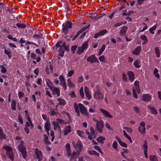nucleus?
Here are the masks:
<instances>
[{
    "mask_svg": "<svg viewBox=\"0 0 161 161\" xmlns=\"http://www.w3.org/2000/svg\"><path fill=\"white\" fill-rule=\"evenodd\" d=\"M123 128L128 132L131 133L132 132V130L131 128L125 127Z\"/></svg>",
    "mask_w": 161,
    "mask_h": 161,
    "instance_id": "3c124183",
    "label": "nucleus"
},
{
    "mask_svg": "<svg viewBox=\"0 0 161 161\" xmlns=\"http://www.w3.org/2000/svg\"><path fill=\"white\" fill-rule=\"evenodd\" d=\"M84 91L86 97L89 100H90L91 98L92 97L90 94V91L87 86L85 87Z\"/></svg>",
    "mask_w": 161,
    "mask_h": 161,
    "instance_id": "a211bd4d",
    "label": "nucleus"
},
{
    "mask_svg": "<svg viewBox=\"0 0 161 161\" xmlns=\"http://www.w3.org/2000/svg\"><path fill=\"white\" fill-rule=\"evenodd\" d=\"M86 29V28L85 27L81 29L77 33V34L75 35V37H77L80 34L82 33L85 31Z\"/></svg>",
    "mask_w": 161,
    "mask_h": 161,
    "instance_id": "79ce46f5",
    "label": "nucleus"
},
{
    "mask_svg": "<svg viewBox=\"0 0 161 161\" xmlns=\"http://www.w3.org/2000/svg\"><path fill=\"white\" fill-rule=\"evenodd\" d=\"M100 110L104 115L105 117H108L110 118H113V116L110 114L106 110L102 108L100 109Z\"/></svg>",
    "mask_w": 161,
    "mask_h": 161,
    "instance_id": "f3484780",
    "label": "nucleus"
},
{
    "mask_svg": "<svg viewBox=\"0 0 161 161\" xmlns=\"http://www.w3.org/2000/svg\"><path fill=\"white\" fill-rule=\"evenodd\" d=\"M148 146L147 145V142L146 140L144 142V144L143 146V148L144 151H147Z\"/></svg>",
    "mask_w": 161,
    "mask_h": 161,
    "instance_id": "a19ab883",
    "label": "nucleus"
},
{
    "mask_svg": "<svg viewBox=\"0 0 161 161\" xmlns=\"http://www.w3.org/2000/svg\"><path fill=\"white\" fill-rule=\"evenodd\" d=\"M103 123L102 120H100L98 123H96V128L99 132H101L103 131Z\"/></svg>",
    "mask_w": 161,
    "mask_h": 161,
    "instance_id": "9d476101",
    "label": "nucleus"
},
{
    "mask_svg": "<svg viewBox=\"0 0 161 161\" xmlns=\"http://www.w3.org/2000/svg\"><path fill=\"white\" fill-rule=\"evenodd\" d=\"M74 107L75 109V112L79 110V105H78L76 103H74Z\"/></svg>",
    "mask_w": 161,
    "mask_h": 161,
    "instance_id": "864d4df0",
    "label": "nucleus"
},
{
    "mask_svg": "<svg viewBox=\"0 0 161 161\" xmlns=\"http://www.w3.org/2000/svg\"><path fill=\"white\" fill-rule=\"evenodd\" d=\"M74 70H71L68 72V73L67 74V75L68 77H70L74 74Z\"/></svg>",
    "mask_w": 161,
    "mask_h": 161,
    "instance_id": "5fc2aeb1",
    "label": "nucleus"
},
{
    "mask_svg": "<svg viewBox=\"0 0 161 161\" xmlns=\"http://www.w3.org/2000/svg\"><path fill=\"white\" fill-rule=\"evenodd\" d=\"M155 51L157 56L158 58L160 56V52L159 48L158 47H156L155 49Z\"/></svg>",
    "mask_w": 161,
    "mask_h": 161,
    "instance_id": "37998d69",
    "label": "nucleus"
},
{
    "mask_svg": "<svg viewBox=\"0 0 161 161\" xmlns=\"http://www.w3.org/2000/svg\"><path fill=\"white\" fill-rule=\"evenodd\" d=\"M16 26L19 28L24 29L26 27V25L24 24L17 23Z\"/></svg>",
    "mask_w": 161,
    "mask_h": 161,
    "instance_id": "ea45409f",
    "label": "nucleus"
},
{
    "mask_svg": "<svg viewBox=\"0 0 161 161\" xmlns=\"http://www.w3.org/2000/svg\"><path fill=\"white\" fill-rule=\"evenodd\" d=\"M90 133H89L87 131H86V133L88 135V138L92 140L93 138L94 139L96 137V136L95 135V131L93 128L91 126L90 128Z\"/></svg>",
    "mask_w": 161,
    "mask_h": 161,
    "instance_id": "0eeeda50",
    "label": "nucleus"
},
{
    "mask_svg": "<svg viewBox=\"0 0 161 161\" xmlns=\"http://www.w3.org/2000/svg\"><path fill=\"white\" fill-rule=\"evenodd\" d=\"M77 133L79 135V136L80 137H83V134L84 132L83 131H82L80 130H77Z\"/></svg>",
    "mask_w": 161,
    "mask_h": 161,
    "instance_id": "6e6d98bb",
    "label": "nucleus"
},
{
    "mask_svg": "<svg viewBox=\"0 0 161 161\" xmlns=\"http://www.w3.org/2000/svg\"><path fill=\"white\" fill-rule=\"evenodd\" d=\"M6 138V135L4 133L2 128L0 127V140H3Z\"/></svg>",
    "mask_w": 161,
    "mask_h": 161,
    "instance_id": "5701e85b",
    "label": "nucleus"
},
{
    "mask_svg": "<svg viewBox=\"0 0 161 161\" xmlns=\"http://www.w3.org/2000/svg\"><path fill=\"white\" fill-rule=\"evenodd\" d=\"M119 144L123 147H127V145L125 143L123 142L122 141L119 143Z\"/></svg>",
    "mask_w": 161,
    "mask_h": 161,
    "instance_id": "e2e57ef3",
    "label": "nucleus"
},
{
    "mask_svg": "<svg viewBox=\"0 0 161 161\" xmlns=\"http://www.w3.org/2000/svg\"><path fill=\"white\" fill-rule=\"evenodd\" d=\"M51 125L49 121H47L45 124L44 128L46 131H49Z\"/></svg>",
    "mask_w": 161,
    "mask_h": 161,
    "instance_id": "cd10ccee",
    "label": "nucleus"
},
{
    "mask_svg": "<svg viewBox=\"0 0 161 161\" xmlns=\"http://www.w3.org/2000/svg\"><path fill=\"white\" fill-rule=\"evenodd\" d=\"M117 145L118 143L116 141H114L112 144V146L116 150H118Z\"/></svg>",
    "mask_w": 161,
    "mask_h": 161,
    "instance_id": "603ef678",
    "label": "nucleus"
},
{
    "mask_svg": "<svg viewBox=\"0 0 161 161\" xmlns=\"http://www.w3.org/2000/svg\"><path fill=\"white\" fill-rule=\"evenodd\" d=\"M62 46L64 50L65 51H69V49H68V47L66 45L65 42H63V44L62 45Z\"/></svg>",
    "mask_w": 161,
    "mask_h": 161,
    "instance_id": "de8ad7c7",
    "label": "nucleus"
},
{
    "mask_svg": "<svg viewBox=\"0 0 161 161\" xmlns=\"http://www.w3.org/2000/svg\"><path fill=\"white\" fill-rule=\"evenodd\" d=\"M72 144L74 148L77 150V153L79 154L82 149V144L81 141L78 140L76 143L73 142Z\"/></svg>",
    "mask_w": 161,
    "mask_h": 161,
    "instance_id": "39448f33",
    "label": "nucleus"
},
{
    "mask_svg": "<svg viewBox=\"0 0 161 161\" xmlns=\"http://www.w3.org/2000/svg\"><path fill=\"white\" fill-rule=\"evenodd\" d=\"M31 57L34 59H36V61L37 62H40L41 60V58L39 55L37 56L34 53H32L31 54Z\"/></svg>",
    "mask_w": 161,
    "mask_h": 161,
    "instance_id": "4be33fe9",
    "label": "nucleus"
},
{
    "mask_svg": "<svg viewBox=\"0 0 161 161\" xmlns=\"http://www.w3.org/2000/svg\"><path fill=\"white\" fill-rule=\"evenodd\" d=\"M94 148L95 149L97 150L99 153H102V151L101 150L99 146H95L94 147Z\"/></svg>",
    "mask_w": 161,
    "mask_h": 161,
    "instance_id": "680f3d73",
    "label": "nucleus"
},
{
    "mask_svg": "<svg viewBox=\"0 0 161 161\" xmlns=\"http://www.w3.org/2000/svg\"><path fill=\"white\" fill-rule=\"evenodd\" d=\"M149 158L150 161H158L157 156L155 155H150Z\"/></svg>",
    "mask_w": 161,
    "mask_h": 161,
    "instance_id": "2f4dec72",
    "label": "nucleus"
},
{
    "mask_svg": "<svg viewBox=\"0 0 161 161\" xmlns=\"http://www.w3.org/2000/svg\"><path fill=\"white\" fill-rule=\"evenodd\" d=\"M134 86H135V89L136 90L137 93L140 94L141 93V90L140 89L139 86V82L138 81H136L134 83Z\"/></svg>",
    "mask_w": 161,
    "mask_h": 161,
    "instance_id": "b1692460",
    "label": "nucleus"
},
{
    "mask_svg": "<svg viewBox=\"0 0 161 161\" xmlns=\"http://www.w3.org/2000/svg\"><path fill=\"white\" fill-rule=\"evenodd\" d=\"M16 101L14 100H13L11 103V108L12 109L14 110H16Z\"/></svg>",
    "mask_w": 161,
    "mask_h": 161,
    "instance_id": "4c0bfd02",
    "label": "nucleus"
},
{
    "mask_svg": "<svg viewBox=\"0 0 161 161\" xmlns=\"http://www.w3.org/2000/svg\"><path fill=\"white\" fill-rule=\"evenodd\" d=\"M3 148L6 150V154L7 156L12 161H13L14 159V157L12 148L10 147L5 146L3 147Z\"/></svg>",
    "mask_w": 161,
    "mask_h": 161,
    "instance_id": "f257e3e1",
    "label": "nucleus"
},
{
    "mask_svg": "<svg viewBox=\"0 0 161 161\" xmlns=\"http://www.w3.org/2000/svg\"><path fill=\"white\" fill-rule=\"evenodd\" d=\"M122 25V22H120L119 23H118L115 24L114 25V27H117L120 26Z\"/></svg>",
    "mask_w": 161,
    "mask_h": 161,
    "instance_id": "774afa93",
    "label": "nucleus"
},
{
    "mask_svg": "<svg viewBox=\"0 0 161 161\" xmlns=\"http://www.w3.org/2000/svg\"><path fill=\"white\" fill-rule=\"evenodd\" d=\"M59 78L60 80V85L63 87L64 90H65L67 88V87L65 80L64 77L62 75H60L59 76Z\"/></svg>",
    "mask_w": 161,
    "mask_h": 161,
    "instance_id": "f8f14e48",
    "label": "nucleus"
},
{
    "mask_svg": "<svg viewBox=\"0 0 161 161\" xmlns=\"http://www.w3.org/2000/svg\"><path fill=\"white\" fill-rule=\"evenodd\" d=\"M57 100L58 102L59 105L64 106L66 104V102L64 99L58 98Z\"/></svg>",
    "mask_w": 161,
    "mask_h": 161,
    "instance_id": "c756f323",
    "label": "nucleus"
},
{
    "mask_svg": "<svg viewBox=\"0 0 161 161\" xmlns=\"http://www.w3.org/2000/svg\"><path fill=\"white\" fill-rule=\"evenodd\" d=\"M105 140V138L104 137L100 136L98 137L97 140L98 142L101 143L102 144H103V141Z\"/></svg>",
    "mask_w": 161,
    "mask_h": 161,
    "instance_id": "f704fd0d",
    "label": "nucleus"
},
{
    "mask_svg": "<svg viewBox=\"0 0 161 161\" xmlns=\"http://www.w3.org/2000/svg\"><path fill=\"white\" fill-rule=\"evenodd\" d=\"M89 40L84 42L82 44L81 46L78 47V50L77 51V53L78 54H82L85 51L86 49L88 47Z\"/></svg>",
    "mask_w": 161,
    "mask_h": 161,
    "instance_id": "20e7f679",
    "label": "nucleus"
},
{
    "mask_svg": "<svg viewBox=\"0 0 161 161\" xmlns=\"http://www.w3.org/2000/svg\"><path fill=\"white\" fill-rule=\"evenodd\" d=\"M158 70L157 68H156L154 69L153 73L155 75V76L156 77L158 78L159 77V74L158 73Z\"/></svg>",
    "mask_w": 161,
    "mask_h": 161,
    "instance_id": "a18cd8bd",
    "label": "nucleus"
},
{
    "mask_svg": "<svg viewBox=\"0 0 161 161\" xmlns=\"http://www.w3.org/2000/svg\"><path fill=\"white\" fill-rule=\"evenodd\" d=\"M9 49L8 50H6L5 48L4 49V53H5L7 55L8 57V58H11L12 57V55H11V52L9 51Z\"/></svg>",
    "mask_w": 161,
    "mask_h": 161,
    "instance_id": "72a5a7b5",
    "label": "nucleus"
},
{
    "mask_svg": "<svg viewBox=\"0 0 161 161\" xmlns=\"http://www.w3.org/2000/svg\"><path fill=\"white\" fill-rule=\"evenodd\" d=\"M28 127H31V128H32L33 127L32 122H27L26 123V126Z\"/></svg>",
    "mask_w": 161,
    "mask_h": 161,
    "instance_id": "13d9d810",
    "label": "nucleus"
},
{
    "mask_svg": "<svg viewBox=\"0 0 161 161\" xmlns=\"http://www.w3.org/2000/svg\"><path fill=\"white\" fill-rule=\"evenodd\" d=\"M145 123L144 122H141L140 124V126L138 127V130L141 134H144L146 133L145 127Z\"/></svg>",
    "mask_w": 161,
    "mask_h": 161,
    "instance_id": "6e6552de",
    "label": "nucleus"
},
{
    "mask_svg": "<svg viewBox=\"0 0 161 161\" xmlns=\"http://www.w3.org/2000/svg\"><path fill=\"white\" fill-rule=\"evenodd\" d=\"M79 106L80 108V111L81 113L87 116L88 115V113L87 109L85 108V106L81 103L79 104Z\"/></svg>",
    "mask_w": 161,
    "mask_h": 161,
    "instance_id": "1a4fd4ad",
    "label": "nucleus"
},
{
    "mask_svg": "<svg viewBox=\"0 0 161 161\" xmlns=\"http://www.w3.org/2000/svg\"><path fill=\"white\" fill-rule=\"evenodd\" d=\"M157 27V24L155 25H154L153 26L152 28H150L149 29V31L152 34H154V31L155 30Z\"/></svg>",
    "mask_w": 161,
    "mask_h": 161,
    "instance_id": "58836bf2",
    "label": "nucleus"
},
{
    "mask_svg": "<svg viewBox=\"0 0 161 161\" xmlns=\"http://www.w3.org/2000/svg\"><path fill=\"white\" fill-rule=\"evenodd\" d=\"M132 91L133 97L135 98H137V96L136 94L135 89L134 88H133Z\"/></svg>",
    "mask_w": 161,
    "mask_h": 161,
    "instance_id": "0e129e2a",
    "label": "nucleus"
},
{
    "mask_svg": "<svg viewBox=\"0 0 161 161\" xmlns=\"http://www.w3.org/2000/svg\"><path fill=\"white\" fill-rule=\"evenodd\" d=\"M45 89L46 90V94L49 97H52V96L51 95L49 91L48 90V89L46 88Z\"/></svg>",
    "mask_w": 161,
    "mask_h": 161,
    "instance_id": "4d7b16f0",
    "label": "nucleus"
},
{
    "mask_svg": "<svg viewBox=\"0 0 161 161\" xmlns=\"http://www.w3.org/2000/svg\"><path fill=\"white\" fill-rule=\"evenodd\" d=\"M44 142L46 145H50L51 144V142L48 141V137L46 135H44Z\"/></svg>",
    "mask_w": 161,
    "mask_h": 161,
    "instance_id": "c85d7f7f",
    "label": "nucleus"
},
{
    "mask_svg": "<svg viewBox=\"0 0 161 161\" xmlns=\"http://www.w3.org/2000/svg\"><path fill=\"white\" fill-rule=\"evenodd\" d=\"M72 24L70 21H67L63 25V31L66 35L68 33L69 29L72 28Z\"/></svg>",
    "mask_w": 161,
    "mask_h": 161,
    "instance_id": "7ed1b4c3",
    "label": "nucleus"
},
{
    "mask_svg": "<svg viewBox=\"0 0 161 161\" xmlns=\"http://www.w3.org/2000/svg\"><path fill=\"white\" fill-rule=\"evenodd\" d=\"M97 90L94 92L93 97L94 99L99 100H101L103 99L104 95L100 92V89L98 86H96Z\"/></svg>",
    "mask_w": 161,
    "mask_h": 161,
    "instance_id": "f03ea898",
    "label": "nucleus"
},
{
    "mask_svg": "<svg viewBox=\"0 0 161 161\" xmlns=\"http://www.w3.org/2000/svg\"><path fill=\"white\" fill-rule=\"evenodd\" d=\"M46 84L50 90L53 88L54 86L52 82H50L49 80H47L46 82Z\"/></svg>",
    "mask_w": 161,
    "mask_h": 161,
    "instance_id": "473e14b6",
    "label": "nucleus"
},
{
    "mask_svg": "<svg viewBox=\"0 0 161 161\" xmlns=\"http://www.w3.org/2000/svg\"><path fill=\"white\" fill-rule=\"evenodd\" d=\"M107 32V31L106 29H103L96 33L94 36L95 38H97L99 36H103Z\"/></svg>",
    "mask_w": 161,
    "mask_h": 161,
    "instance_id": "2eb2a0df",
    "label": "nucleus"
},
{
    "mask_svg": "<svg viewBox=\"0 0 161 161\" xmlns=\"http://www.w3.org/2000/svg\"><path fill=\"white\" fill-rule=\"evenodd\" d=\"M148 107L150 109V112L151 114H157V111L155 107L151 106L150 105H148Z\"/></svg>",
    "mask_w": 161,
    "mask_h": 161,
    "instance_id": "a878e982",
    "label": "nucleus"
},
{
    "mask_svg": "<svg viewBox=\"0 0 161 161\" xmlns=\"http://www.w3.org/2000/svg\"><path fill=\"white\" fill-rule=\"evenodd\" d=\"M127 74L129 76V80L131 82L133 81L135 77L133 73L131 71H129L128 72Z\"/></svg>",
    "mask_w": 161,
    "mask_h": 161,
    "instance_id": "aec40b11",
    "label": "nucleus"
},
{
    "mask_svg": "<svg viewBox=\"0 0 161 161\" xmlns=\"http://www.w3.org/2000/svg\"><path fill=\"white\" fill-rule=\"evenodd\" d=\"M56 120L58 123H59V124H62L63 125L66 124L65 121L63 119H57Z\"/></svg>",
    "mask_w": 161,
    "mask_h": 161,
    "instance_id": "49530a36",
    "label": "nucleus"
},
{
    "mask_svg": "<svg viewBox=\"0 0 161 161\" xmlns=\"http://www.w3.org/2000/svg\"><path fill=\"white\" fill-rule=\"evenodd\" d=\"M34 152L36 156V158L38 159V161H41L42 159V154L41 151L38 148L35 149Z\"/></svg>",
    "mask_w": 161,
    "mask_h": 161,
    "instance_id": "9b49d317",
    "label": "nucleus"
},
{
    "mask_svg": "<svg viewBox=\"0 0 161 161\" xmlns=\"http://www.w3.org/2000/svg\"><path fill=\"white\" fill-rule=\"evenodd\" d=\"M62 42L61 41H59L58 42L56 45V47H60V48L58 50V51H59L60 50H61L62 48L61 47V44L62 43Z\"/></svg>",
    "mask_w": 161,
    "mask_h": 161,
    "instance_id": "09e8293b",
    "label": "nucleus"
},
{
    "mask_svg": "<svg viewBox=\"0 0 161 161\" xmlns=\"http://www.w3.org/2000/svg\"><path fill=\"white\" fill-rule=\"evenodd\" d=\"M0 67L2 68V69L1 70V72L2 73H5L7 72V70L5 67H3L2 65H1L0 66Z\"/></svg>",
    "mask_w": 161,
    "mask_h": 161,
    "instance_id": "052dcab7",
    "label": "nucleus"
},
{
    "mask_svg": "<svg viewBox=\"0 0 161 161\" xmlns=\"http://www.w3.org/2000/svg\"><path fill=\"white\" fill-rule=\"evenodd\" d=\"M99 59L101 61L105 62V58L104 55H102L101 56L99 57Z\"/></svg>",
    "mask_w": 161,
    "mask_h": 161,
    "instance_id": "bf43d9fd",
    "label": "nucleus"
},
{
    "mask_svg": "<svg viewBox=\"0 0 161 161\" xmlns=\"http://www.w3.org/2000/svg\"><path fill=\"white\" fill-rule=\"evenodd\" d=\"M18 149L21 153L23 158H26L27 157V153L25 147L23 145H19Z\"/></svg>",
    "mask_w": 161,
    "mask_h": 161,
    "instance_id": "423d86ee",
    "label": "nucleus"
},
{
    "mask_svg": "<svg viewBox=\"0 0 161 161\" xmlns=\"http://www.w3.org/2000/svg\"><path fill=\"white\" fill-rule=\"evenodd\" d=\"M140 38L141 39L144 41V42L142 43V44H145L147 43L148 41L147 38L145 35L141 36Z\"/></svg>",
    "mask_w": 161,
    "mask_h": 161,
    "instance_id": "7c9ffc66",
    "label": "nucleus"
},
{
    "mask_svg": "<svg viewBox=\"0 0 161 161\" xmlns=\"http://www.w3.org/2000/svg\"><path fill=\"white\" fill-rule=\"evenodd\" d=\"M128 28L126 26H124L121 29L120 31V34L121 36L125 35L126 32Z\"/></svg>",
    "mask_w": 161,
    "mask_h": 161,
    "instance_id": "bb28decb",
    "label": "nucleus"
},
{
    "mask_svg": "<svg viewBox=\"0 0 161 161\" xmlns=\"http://www.w3.org/2000/svg\"><path fill=\"white\" fill-rule=\"evenodd\" d=\"M68 85L70 87H73L74 86V85L71 82L70 79L69 78L67 80Z\"/></svg>",
    "mask_w": 161,
    "mask_h": 161,
    "instance_id": "c03bdc74",
    "label": "nucleus"
},
{
    "mask_svg": "<svg viewBox=\"0 0 161 161\" xmlns=\"http://www.w3.org/2000/svg\"><path fill=\"white\" fill-rule=\"evenodd\" d=\"M141 50V47L138 46L132 52V54L134 55H138L140 54Z\"/></svg>",
    "mask_w": 161,
    "mask_h": 161,
    "instance_id": "412c9836",
    "label": "nucleus"
},
{
    "mask_svg": "<svg viewBox=\"0 0 161 161\" xmlns=\"http://www.w3.org/2000/svg\"><path fill=\"white\" fill-rule=\"evenodd\" d=\"M87 61L88 62H91V63L98 62L97 58L94 55H92L88 57L87 59Z\"/></svg>",
    "mask_w": 161,
    "mask_h": 161,
    "instance_id": "ddd939ff",
    "label": "nucleus"
},
{
    "mask_svg": "<svg viewBox=\"0 0 161 161\" xmlns=\"http://www.w3.org/2000/svg\"><path fill=\"white\" fill-rule=\"evenodd\" d=\"M123 135L124 136L126 137L129 141V142L132 143V140L131 138V137L126 133L125 131V130H123Z\"/></svg>",
    "mask_w": 161,
    "mask_h": 161,
    "instance_id": "e433bc0d",
    "label": "nucleus"
},
{
    "mask_svg": "<svg viewBox=\"0 0 161 161\" xmlns=\"http://www.w3.org/2000/svg\"><path fill=\"white\" fill-rule=\"evenodd\" d=\"M133 64L136 68H138L140 67V66L137 61H135L134 62Z\"/></svg>",
    "mask_w": 161,
    "mask_h": 161,
    "instance_id": "338daca9",
    "label": "nucleus"
},
{
    "mask_svg": "<svg viewBox=\"0 0 161 161\" xmlns=\"http://www.w3.org/2000/svg\"><path fill=\"white\" fill-rule=\"evenodd\" d=\"M132 91L133 97L135 98H137V96L136 94L135 89L134 88H133Z\"/></svg>",
    "mask_w": 161,
    "mask_h": 161,
    "instance_id": "69168bd1",
    "label": "nucleus"
},
{
    "mask_svg": "<svg viewBox=\"0 0 161 161\" xmlns=\"http://www.w3.org/2000/svg\"><path fill=\"white\" fill-rule=\"evenodd\" d=\"M51 90L52 92V94L53 95H56L57 97H58L60 95V90L59 88H57L54 86Z\"/></svg>",
    "mask_w": 161,
    "mask_h": 161,
    "instance_id": "4468645a",
    "label": "nucleus"
},
{
    "mask_svg": "<svg viewBox=\"0 0 161 161\" xmlns=\"http://www.w3.org/2000/svg\"><path fill=\"white\" fill-rule=\"evenodd\" d=\"M83 87H81L80 90L79 92L80 94V96L82 98H83L84 97V94L83 92Z\"/></svg>",
    "mask_w": 161,
    "mask_h": 161,
    "instance_id": "8fccbe9b",
    "label": "nucleus"
},
{
    "mask_svg": "<svg viewBox=\"0 0 161 161\" xmlns=\"http://www.w3.org/2000/svg\"><path fill=\"white\" fill-rule=\"evenodd\" d=\"M78 154H77L75 152L73 151L71 155V159H76L78 157Z\"/></svg>",
    "mask_w": 161,
    "mask_h": 161,
    "instance_id": "c9c22d12",
    "label": "nucleus"
},
{
    "mask_svg": "<svg viewBox=\"0 0 161 161\" xmlns=\"http://www.w3.org/2000/svg\"><path fill=\"white\" fill-rule=\"evenodd\" d=\"M151 99V97L147 94H143L142 96V100L143 101L149 102Z\"/></svg>",
    "mask_w": 161,
    "mask_h": 161,
    "instance_id": "dca6fc26",
    "label": "nucleus"
},
{
    "mask_svg": "<svg viewBox=\"0 0 161 161\" xmlns=\"http://www.w3.org/2000/svg\"><path fill=\"white\" fill-rule=\"evenodd\" d=\"M52 124L54 126V129L55 130H58L61 131V129L58 123L55 121H53L52 122Z\"/></svg>",
    "mask_w": 161,
    "mask_h": 161,
    "instance_id": "393cba45",
    "label": "nucleus"
},
{
    "mask_svg": "<svg viewBox=\"0 0 161 161\" xmlns=\"http://www.w3.org/2000/svg\"><path fill=\"white\" fill-rule=\"evenodd\" d=\"M71 132V127L69 125L66 126L64 129V134L65 136L67 135Z\"/></svg>",
    "mask_w": 161,
    "mask_h": 161,
    "instance_id": "6ab92c4d",
    "label": "nucleus"
}]
</instances>
